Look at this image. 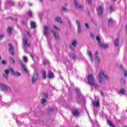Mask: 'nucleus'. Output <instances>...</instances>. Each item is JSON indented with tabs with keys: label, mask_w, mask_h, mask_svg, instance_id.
Returning a JSON list of instances; mask_svg holds the SVG:
<instances>
[{
	"label": "nucleus",
	"mask_w": 127,
	"mask_h": 127,
	"mask_svg": "<svg viewBox=\"0 0 127 127\" xmlns=\"http://www.w3.org/2000/svg\"><path fill=\"white\" fill-rule=\"evenodd\" d=\"M75 91L77 94V98H76V102L78 104H85V97L83 96L80 89L76 88Z\"/></svg>",
	"instance_id": "nucleus-1"
},
{
	"label": "nucleus",
	"mask_w": 127,
	"mask_h": 127,
	"mask_svg": "<svg viewBox=\"0 0 127 127\" xmlns=\"http://www.w3.org/2000/svg\"><path fill=\"white\" fill-rule=\"evenodd\" d=\"M87 80L88 81V84L91 86L95 87V88H98V84H96V81H95V78L92 74H90L88 75L87 77Z\"/></svg>",
	"instance_id": "nucleus-2"
},
{
	"label": "nucleus",
	"mask_w": 127,
	"mask_h": 127,
	"mask_svg": "<svg viewBox=\"0 0 127 127\" xmlns=\"http://www.w3.org/2000/svg\"><path fill=\"white\" fill-rule=\"evenodd\" d=\"M103 77L106 79V80H109V76L106 73V71L102 70L98 75V81L100 84L103 83V81H104V79H103Z\"/></svg>",
	"instance_id": "nucleus-3"
},
{
	"label": "nucleus",
	"mask_w": 127,
	"mask_h": 127,
	"mask_svg": "<svg viewBox=\"0 0 127 127\" xmlns=\"http://www.w3.org/2000/svg\"><path fill=\"white\" fill-rule=\"evenodd\" d=\"M0 89H1V91H11V88L4 84L0 83Z\"/></svg>",
	"instance_id": "nucleus-4"
},
{
	"label": "nucleus",
	"mask_w": 127,
	"mask_h": 127,
	"mask_svg": "<svg viewBox=\"0 0 127 127\" xmlns=\"http://www.w3.org/2000/svg\"><path fill=\"white\" fill-rule=\"evenodd\" d=\"M38 77H39V75L38 73L35 71L34 73V75L32 77L31 83L32 84H34L36 81H37L38 79Z\"/></svg>",
	"instance_id": "nucleus-5"
},
{
	"label": "nucleus",
	"mask_w": 127,
	"mask_h": 127,
	"mask_svg": "<svg viewBox=\"0 0 127 127\" xmlns=\"http://www.w3.org/2000/svg\"><path fill=\"white\" fill-rule=\"evenodd\" d=\"M18 63L19 64L21 68H22L23 71L24 72H25V73H28V70H27V69H26L25 64H23V63H22V61H21V60H20L18 61Z\"/></svg>",
	"instance_id": "nucleus-6"
},
{
	"label": "nucleus",
	"mask_w": 127,
	"mask_h": 127,
	"mask_svg": "<svg viewBox=\"0 0 127 127\" xmlns=\"http://www.w3.org/2000/svg\"><path fill=\"white\" fill-rule=\"evenodd\" d=\"M23 45L24 47H30V45L28 44V40L27 38L24 37L22 40Z\"/></svg>",
	"instance_id": "nucleus-7"
},
{
	"label": "nucleus",
	"mask_w": 127,
	"mask_h": 127,
	"mask_svg": "<svg viewBox=\"0 0 127 127\" xmlns=\"http://www.w3.org/2000/svg\"><path fill=\"white\" fill-rule=\"evenodd\" d=\"M9 70L11 72V75L13 76H15V77H20L21 76V74L19 72H14V70L12 68L9 67Z\"/></svg>",
	"instance_id": "nucleus-8"
},
{
	"label": "nucleus",
	"mask_w": 127,
	"mask_h": 127,
	"mask_svg": "<svg viewBox=\"0 0 127 127\" xmlns=\"http://www.w3.org/2000/svg\"><path fill=\"white\" fill-rule=\"evenodd\" d=\"M76 25L77 26V32L78 34H80L82 32V27H81V23L79 20H76Z\"/></svg>",
	"instance_id": "nucleus-9"
},
{
	"label": "nucleus",
	"mask_w": 127,
	"mask_h": 127,
	"mask_svg": "<svg viewBox=\"0 0 127 127\" xmlns=\"http://www.w3.org/2000/svg\"><path fill=\"white\" fill-rule=\"evenodd\" d=\"M104 9L102 7V6H99L97 8V11L98 13L99 16H103V11Z\"/></svg>",
	"instance_id": "nucleus-10"
},
{
	"label": "nucleus",
	"mask_w": 127,
	"mask_h": 127,
	"mask_svg": "<svg viewBox=\"0 0 127 127\" xmlns=\"http://www.w3.org/2000/svg\"><path fill=\"white\" fill-rule=\"evenodd\" d=\"M74 1V6L75 8H78V9H83V6L79 4L78 1L77 0H73Z\"/></svg>",
	"instance_id": "nucleus-11"
},
{
	"label": "nucleus",
	"mask_w": 127,
	"mask_h": 127,
	"mask_svg": "<svg viewBox=\"0 0 127 127\" xmlns=\"http://www.w3.org/2000/svg\"><path fill=\"white\" fill-rule=\"evenodd\" d=\"M51 33H54V36L56 40H59L60 39L59 34L56 31H54L53 30L51 31Z\"/></svg>",
	"instance_id": "nucleus-12"
},
{
	"label": "nucleus",
	"mask_w": 127,
	"mask_h": 127,
	"mask_svg": "<svg viewBox=\"0 0 127 127\" xmlns=\"http://www.w3.org/2000/svg\"><path fill=\"white\" fill-rule=\"evenodd\" d=\"M8 46L9 47V52H10V54L11 55H14V51L13 49V47H12V45L11 44H9Z\"/></svg>",
	"instance_id": "nucleus-13"
},
{
	"label": "nucleus",
	"mask_w": 127,
	"mask_h": 127,
	"mask_svg": "<svg viewBox=\"0 0 127 127\" xmlns=\"http://www.w3.org/2000/svg\"><path fill=\"white\" fill-rule=\"evenodd\" d=\"M49 32V30H48V27L44 26L43 29L44 35H45V36H47V35L48 34Z\"/></svg>",
	"instance_id": "nucleus-14"
},
{
	"label": "nucleus",
	"mask_w": 127,
	"mask_h": 127,
	"mask_svg": "<svg viewBox=\"0 0 127 127\" xmlns=\"http://www.w3.org/2000/svg\"><path fill=\"white\" fill-rule=\"evenodd\" d=\"M99 46L100 47H102V48H103V49H108L109 48V44H104L101 43L99 44Z\"/></svg>",
	"instance_id": "nucleus-15"
},
{
	"label": "nucleus",
	"mask_w": 127,
	"mask_h": 127,
	"mask_svg": "<svg viewBox=\"0 0 127 127\" xmlns=\"http://www.w3.org/2000/svg\"><path fill=\"white\" fill-rule=\"evenodd\" d=\"M57 111H58V109L55 106L49 107L48 110V112H57Z\"/></svg>",
	"instance_id": "nucleus-16"
},
{
	"label": "nucleus",
	"mask_w": 127,
	"mask_h": 127,
	"mask_svg": "<svg viewBox=\"0 0 127 127\" xmlns=\"http://www.w3.org/2000/svg\"><path fill=\"white\" fill-rule=\"evenodd\" d=\"M92 104L94 107L96 108H99L100 107V102L99 101H92Z\"/></svg>",
	"instance_id": "nucleus-17"
},
{
	"label": "nucleus",
	"mask_w": 127,
	"mask_h": 127,
	"mask_svg": "<svg viewBox=\"0 0 127 127\" xmlns=\"http://www.w3.org/2000/svg\"><path fill=\"white\" fill-rule=\"evenodd\" d=\"M98 54H99V52H96L95 53V60H96V61H97L98 63H101V59H100V57H99V56H98Z\"/></svg>",
	"instance_id": "nucleus-18"
},
{
	"label": "nucleus",
	"mask_w": 127,
	"mask_h": 127,
	"mask_svg": "<svg viewBox=\"0 0 127 127\" xmlns=\"http://www.w3.org/2000/svg\"><path fill=\"white\" fill-rule=\"evenodd\" d=\"M69 56L71 59H72L73 60H76L77 59V56L73 53H69Z\"/></svg>",
	"instance_id": "nucleus-19"
},
{
	"label": "nucleus",
	"mask_w": 127,
	"mask_h": 127,
	"mask_svg": "<svg viewBox=\"0 0 127 127\" xmlns=\"http://www.w3.org/2000/svg\"><path fill=\"white\" fill-rule=\"evenodd\" d=\"M77 44H78V40H77L76 39H75L72 41L71 45H72L73 47H76Z\"/></svg>",
	"instance_id": "nucleus-20"
},
{
	"label": "nucleus",
	"mask_w": 127,
	"mask_h": 127,
	"mask_svg": "<svg viewBox=\"0 0 127 127\" xmlns=\"http://www.w3.org/2000/svg\"><path fill=\"white\" fill-rule=\"evenodd\" d=\"M5 74H3V77H4L5 79L7 78V75L9 74V70L8 69H4V70Z\"/></svg>",
	"instance_id": "nucleus-21"
},
{
	"label": "nucleus",
	"mask_w": 127,
	"mask_h": 127,
	"mask_svg": "<svg viewBox=\"0 0 127 127\" xmlns=\"http://www.w3.org/2000/svg\"><path fill=\"white\" fill-rule=\"evenodd\" d=\"M114 44L115 46H119L120 45V39L117 38L114 41Z\"/></svg>",
	"instance_id": "nucleus-22"
},
{
	"label": "nucleus",
	"mask_w": 127,
	"mask_h": 127,
	"mask_svg": "<svg viewBox=\"0 0 127 127\" xmlns=\"http://www.w3.org/2000/svg\"><path fill=\"white\" fill-rule=\"evenodd\" d=\"M54 74L51 71H49L48 73V77L49 79H52V78H53L54 77Z\"/></svg>",
	"instance_id": "nucleus-23"
},
{
	"label": "nucleus",
	"mask_w": 127,
	"mask_h": 127,
	"mask_svg": "<svg viewBox=\"0 0 127 127\" xmlns=\"http://www.w3.org/2000/svg\"><path fill=\"white\" fill-rule=\"evenodd\" d=\"M7 2L8 4H9V5H11L12 6L14 5V1L12 0H8L7 1Z\"/></svg>",
	"instance_id": "nucleus-24"
},
{
	"label": "nucleus",
	"mask_w": 127,
	"mask_h": 127,
	"mask_svg": "<svg viewBox=\"0 0 127 127\" xmlns=\"http://www.w3.org/2000/svg\"><path fill=\"white\" fill-rule=\"evenodd\" d=\"M12 29H11V28L10 27H8L7 29V32L8 34H9V35H11V34H12Z\"/></svg>",
	"instance_id": "nucleus-25"
},
{
	"label": "nucleus",
	"mask_w": 127,
	"mask_h": 127,
	"mask_svg": "<svg viewBox=\"0 0 127 127\" xmlns=\"http://www.w3.org/2000/svg\"><path fill=\"white\" fill-rule=\"evenodd\" d=\"M55 21L57 22H59V23H62V20H61V17H57L55 18Z\"/></svg>",
	"instance_id": "nucleus-26"
},
{
	"label": "nucleus",
	"mask_w": 127,
	"mask_h": 127,
	"mask_svg": "<svg viewBox=\"0 0 127 127\" xmlns=\"http://www.w3.org/2000/svg\"><path fill=\"white\" fill-rule=\"evenodd\" d=\"M88 54L90 58L91 62H93V54H92V52H91V51H88Z\"/></svg>",
	"instance_id": "nucleus-27"
},
{
	"label": "nucleus",
	"mask_w": 127,
	"mask_h": 127,
	"mask_svg": "<svg viewBox=\"0 0 127 127\" xmlns=\"http://www.w3.org/2000/svg\"><path fill=\"white\" fill-rule=\"evenodd\" d=\"M30 25H31V28L34 29V28H36V24L33 21H31V23H30Z\"/></svg>",
	"instance_id": "nucleus-28"
},
{
	"label": "nucleus",
	"mask_w": 127,
	"mask_h": 127,
	"mask_svg": "<svg viewBox=\"0 0 127 127\" xmlns=\"http://www.w3.org/2000/svg\"><path fill=\"white\" fill-rule=\"evenodd\" d=\"M43 64L45 65L46 64H49V61L46 59H44L43 60Z\"/></svg>",
	"instance_id": "nucleus-29"
},
{
	"label": "nucleus",
	"mask_w": 127,
	"mask_h": 127,
	"mask_svg": "<svg viewBox=\"0 0 127 127\" xmlns=\"http://www.w3.org/2000/svg\"><path fill=\"white\" fill-rule=\"evenodd\" d=\"M42 74L43 75V79L44 80H45V79H46V72H45V70H42Z\"/></svg>",
	"instance_id": "nucleus-30"
},
{
	"label": "nucleus",
	"mask_w": 127,
	"mask_h": 127,
	"mask_svg": "<svg viewBox=\"0 0 127 127\" xmlns=\"http://www.w3.org/2000/svg\"><path fill=\"white\" fill-rule=\"evenodd\" d=\"M64 63L66 65V66H68L69 64H70V62H69V61L67 60V59H64Z\"/></svg>",
	"instance_id": "nucleus-31"
},
{
	"label": "nucleus",
	"mask_w": 127,
	"mask_h": 127,
	"mask_svg": "<svg viewBox=\"0 0 127 127\" xmlns=\"http://www.w3.org/2000/svg\"><path fill=\"white\" fill-rule=\"evenodd\" d=\"M72 115H73L74 117H79L80 113L79 112H72Z\"/></svg>",
	"instance_id": "nucleus-32"
},
{
	"label": "nucleus",
	"mask_w": 127,
	"mask_h": 127,
	"mask_svg": "<svg viewBox=\"0 0 127 127\" xmlns=\"http://www.w3.org/2000/svg\"><path fill=\"white\" fill-rule=\"evenodd\" d=\"M126 92V90L124 89H122L120 92L119 94H121V95H125V93Z\"/></svg>",
	"instance_id": "nucleus-33"
},
{
	"label": "nucleus",
	"mask_w": 127,
	"mask_h": 127,
	"mask_svg": "<svg viewBox=\"0 0 127 127\" xmlns=\"http://www.w3.org/2000/svg\"><path fill=\"white\" fill-rule=\"evenodd\" d=\"M23 2H19L18 3V8H22V7H23Z\"/></svg>",
	"instance_id": "nucleus-34"
},
{
	"label": "nucleus",
	"mask_w": 127,
	"mask_h": 127,
	"mask_svg": "<svg viewBox=\"0 0 127 127\" xmlns=\"http://www.w3.org/2000/svg\"><path fill=\"white\" fill-rule=\"evenodd\" d=\"M107 123L110 127H115V125L112 124V122H111V121H110L109 120H107Z\"/></svg>",
	"instance_id": "nucleus-35"
},
{
	"label": "nucleus",
	"mask_w": 127,
	"mask_h": 127,
	"mask_svg": "<svg viewBox=\"0 0 127 127\" xmlns=\"http://www.w3.org/2000/svg\"><path fill=\"white\" fill-rule=\"evenodd\" d=\"M46 103V99L45 98H43L41 101V104L43 106H45V103Z\"/></svg>",
	"instance_id": "nucleus-36"
},
{
	"label": "nucleus",
	"mask_w": 127,
	"mask_h": 127,
	"mask_svg": "<svg viewBox=\"0 0 127 127\" xmlns=\"http://www.w3.org/2000/svg\"><path fill=\"white\" fill-rule=\"evenodd\" d=\"M21 22L23 25H26L27 24V19L22 20Z\"/></svg>",
	"instance_id": "nucleus-37"
},
{
	"label": "nucleus",
	"mask_w": 127,
	"mask_h": 127,
	"mask_svg": "<svg viewBox=\"0 0 127 127\" xmlns=\"http://www.w3.org/2000/svg\"><path fill=\"white\" fill-rule=\"evenodd\" d=\"M27 57L24 56L23 57V61L24 62V63H27Z\"/></svg>",
	"instance_id": "nucleus-38"
},
{
	"label": "nucleus",
	"mask_w": 127,
	"mask_h": 127,
	"mask_svg": "<svg viewBox=\"0 0 127 127\" xmlns=\"http://www.w3.org/2000/svg\"><path fill=\"white\" fill-rule=\"evenodd\" d=\"M61 11H64V12H67L68 10L64 7H63L62 9H61Z\"/></svg>",
	"instance_id": "nucleus-39"
},
{
	"label": "nucleus",
	"mask_w": 127,
	"mask_h": 127,
	"mask_svg": "<svg viewBox=\"0 0 127 127\" xmlns=\"http://www.w3.org/2000/svg\"><path fill=\"white\" fill-rule=\"evenodd\" d=\"M96 40H97V41L98 42V44H99V45L100 44V43H101V38H100V36H97L96 37Z\"/></svg>",
	"instance_id": "nucleus-40"
},
{
	"label": "nucleus",
	"mask_w": 127,
	"mask_h": 127,
	"mask_svg": "<svg viewBox=\"0 0 127 127\" xmlns=\"http://www.w3.org/2000/svg\"><path fill=\"white\" fill-rule=\"evenodd\" d=\"M27 14H28L29 17H33V16H32V12H31V11H28L27 12Z\"/></svg>",
	"instance_id": "nucleus-41"
},
{
	"label": "nucleus",
	"mask_w": 127,
	"mask_h": 127,
	"mask_svg": "<svg viewBox=\"0 0 127 127\" xmlns=\"http://www.w3.org/2000/svg\"><path fill=\"white\" fill-rule=\"evenodd\" d=\"M10 62H11V63H12V64H14V63H15V61H14V59L12 58H10Z\"/></svg>",
	"instance_id": "nucleus-42"
},
{
	"label": "nucleus",
	"mask_w": 127,
	"mask_h": 127,
	"mask_svg": "<svg viewBox=\"0 0 127 127\" xmlns=\"http://www.w3.org/2000/svg\"><path fill=\"white\" fill-rule=\"evenodd\" d=\"M26 33H27L28 37H29L30 38H31L32 35H31V34H30V31H26Z\"/></svg>",
	"instance_id": "nucleus-43"
},
{
	"label": "nucleus",
	"mask_w": 127,
	"mask_h": 127,
	"mask_svg": "<svg viewBox=\"0 0 127 127\" xmlns=\"http://www.w3.org/2000/svg\"><path fill=\"white\" fill-rule=\"evenodd\" d=\"M85 25L87 29H90V26H89V24H88V23H85Z\"/></svg>",
	"instance_id": "nucleus-44"
},
{
	"label": "nucleus",
	"mask_w": 127,
	"mask_h": 127,
	"mask_svg": "<svg viewBox=\"0 0 127 127\" xmlns=\"http://www.w3.org/2000/svg\"><path fill=\"white\" fill-rule=\"evenodd\" d=\"M67 22L69 25V27L71 28L72 27V23H71V21H70V20L67 19Z\"/></svg>",
	"instance_id": "nucleus-45"
},
{
	"label": "nucleus",
	"mask_w": 127,
	"mask_h": 127,
	"mask_svg": "<svg viewBox=\"0 0 127 127\" xmlns=\"http://www.w3.org/2000/svg\"><path fill=\"white\" fill-rule=\"evenodd\" d=\"M1 63L2 65H5V64H6V62H5L4 60H2L1 61Z\"/></svg>",
	"instance_id": "nucleus-46"
},
{
	"label": "nucleus",
	"mask_w": 127,
	"mask_h": 127,
	"mask_svg": "<svg viewBox=\"0 0 127 127\" xmlns=\"http://www.w3.org/2000/svg\"><path fill=\"white\" fill-rule=\"evenodd\" d=\"M112 22H113V18H111L108 20V24H110V23H112Z\"/></svg>",
	"instance_id": "nucleus-47"
},
{
	"label": "nucleus",
	"mask_w": 127,
	"mask_h": 127,
	"mask_svg": "<svg viewBox=\"0 0 127 127\" xmlns=\"http://www.w3.org/2000/svg\"><path fill=\"white\" fill-rule=\"evenodd\" d=\"M4 105L5 106H6V107H9L10 105H11V103L8 102L7 103L5 104Z\"/></svg>",
	"instance_id": "nucleus-48"
},
{
	"label": "nucleus",
	"mask_w": 127,
	"mask_h": 127,
	"mask_svg": "<svg viewBox=\"0 0 127 127\" xmlns=\"http://www.w3.org/2000/svg\"><path fill=\"white\" fill-rule=\"evenodd\" d=\"M30 57L32 59L33 61H34V63H35V61L34 60V58L33 57V55L31 54H30Z\"/></svg>",
	"instance_id": "nucleus-49"
},
{
	"label": "nucleus",
	"mask_w": 127,
	"mask_h": 127,
	"mask_svg": "<svg viewBox=\"0 0 127 127\" xmlns=\"http://www.w3.org/2000/svg\"><path fill=\"white\" fill-rule=\"evenodd\" d=\"M72 112H79V110L76 108H72Z\"/></svg>",
	"instance_id": "nucleus-50"
},
{
	"label": "nucleus",
	"mask_w": 127,
	"mask_h": 127,
	"mask_svg": "<svg viewBox=\"0 0 127 127\" xmlns=\"http://www.w3.org/2000/svg\"><path fill=\"white\" fill-rule=\"evenodd\" d=\"M87 2L89 5H92V0H87Z\"/></svg>",
	"instance_id": "nucleus-51"
},
{
	"label": "nucleus",
	"mask_w": 127,
	"mask_h": 127,
	"mask_svg": "<svg viewBox=\"0 0 127 127\" xmlns=\"http://www.w3.org/2000/svg\"><path fill=\"white\" fill-rule=\"evenodd\" d=\"M90 36L92 37V38H95V35L93 33H90Z\"/></svg>",
	"instance_id": "nucleus-52"
},
{
	"label": "nucleus",
	"mask_w": 127,
	"mask_h": 127,
	"mask_svg": "<svg viewBox=\"0 0 127 127\" xmlns=\"http://www.w3.org/2000/svg\"><path fill=\"white\" fill-rule=\"evenodd\" d=\"M16 122L18 126H20L21 125V123H20V122L17 121V120H16Z\"/></svg>",
	"instance_id": "nucleus-53"
},
{
	"label": "nucleus",
	"mask_w": 127,
	"mask_h": 127,
	"mask_svg": "<svg viewBox=\"0 0 127 127\" xmlns=\"http://www.w3.org/2000/svg\"><path fill=\"white\" fill-rule=\"evenodd\" d=\"M110 10H111V11H113L114 10V7L113 6H110Z\"/></svg>",
	"instance_id": "nucleus-54"
},
{
	"label": "nucleus",
	"mask_w": 127,
	"mask_h": 127,
	"mask_svg": "<svg viewBox=\"0 0 127 127\" xmlns=\"http://www.w3.org/2000/svg\"><path fill=\"white\" fill-rule=\"evenodd\" d=\"M4 37V36H3V35H0V39L1 40V39H3Z\"/></svg>",
	"instance_id": "nucleus-55"
},
{
	"label": "nucleus",
	"mask_w": 127,
	"mask_h": 127,
	"mask_svg": "<svg viewBox=\"0 0 127 127\" xmlns=\"http://www.w3.org/2000/svg\"><path fill=\"white\" fill-rule=\"evenodd\" d=\"M121 83H123L124 84H125L126 83V80H125L124 79H122L121 80Z\"/></svg>",
	"instance_id": "nucleus-56"
},
{
	"label": "nucleus",
	"mask_w": 127,
	"mask_h": 127,
	"mask_svg": "<svg viewBox=\"0 0 127 127\" xmlns=\"http://www.w3.org/2000/svg\"><path fill=\"white\" fill-rule=\"evenodd\" d=\"M125 77H127V70L125 71Z\"/></svg>",
	"instance_id": "nucleus-57"
},
{
	"label": "nucleus",
	"mask_w": 127,
	"mask_h": 127,
	"mask_svg": "<svg viewBox=\"0 0 127 127\" xmlns=\"http://www.w3.org/2000/svg\"><path fill=\"white\" fill-rule=\"evenodd\" d=\"M44 97L45 98H48V95L47 93H44Z\"/></svg>",
	"instance_id": "nucleus-58"
},
{
	"label": "nucleus",
	"mask_w": 127,
	"mask_h": 127,
	"mask_svg": "<svg viewBox=\"0 0 127 127\" xmlns=\"http://www.w3.org/2000/svg\"><path fill=\"white\" fill-rule=\"evenodd\" d=\"M54 28L57 30H59V29H58V27L56 26H54Z\"/></svg>",
	"instance_id": "nucleus-59"
},
{
	"label": "nucleus",
	"mask_w": 127,
	"mask_h": 127,
	"mask_svg": "<svg viewBox=\"0 0 127 127\" xmlns=\"http://www.w3.org/2000/svg\"><path fill=\"white\" fill-rule=\"evenodd\" d=\"M101 94L102 97H105V94H104V93H103V92L101 91Z\"/></svg>",
	"instance_id": "nucleus-60"
},
{
	"label": "nucleus",
	"mask_w": 127,
	"mask_h": 127,
	"mask_svg": "<svg viewBox=\"0 0 127 127\" xmlns=\"http://www.w3.org/2000/svg\"><path fill=\"white\" fill-rule=\"evenodd\" d=\"M28 5H29V6H32V3H29L28 2Z\"/></svg>",
	"instance_id": "nucleus-61"
},
{
	"label": "nucleus",
	"mask_w": 127,
	"mask_h": 127,
	"mask_svg": "<svg viewBox=\"0 0 127 127\" xmlns=\"http://www.w3.org/2000/svg\"><path fill=\"white\" fill-rule=\"evenodd\" d=\"M87 114H88V117L89 118V119L90 120V121L91 122V123H93V121H92V120H91V118H90V115H89V113L87 112Z\"/></svg>",
	"instance_id": "nucleus-62"
},
{
	"label": "nucleus",
	"mask_w": 127,
	"mask_h": 127,
	"mask_svg": "<svg viewBox=\"0 0 127 127\" xmlns=\"http://www.w3.org/2000/svg\"><path fill=\"white\" fill-rule=\"evenodd\" d=\"M120 69H124V66L123 65H120Z\"/></svg>",
	"instance_id": "nucleus-63"
},
{
	"label": "nucleus",
	"mask_w": 127,
	"mask_h": 127,
	"mask_svg": "<svg viewBox=\"0 0 127 127\" xmlns=\"http://www.w3.org/2000/svg\"><path fill=\"white\" fill-rule=\"evenodd\" d=\"M69 47L70 49H72V50H74V49L72 48V47H71V46H70Z\"/></svg>",
	"instance_id": "nucleus-64"
}]
</instances>
